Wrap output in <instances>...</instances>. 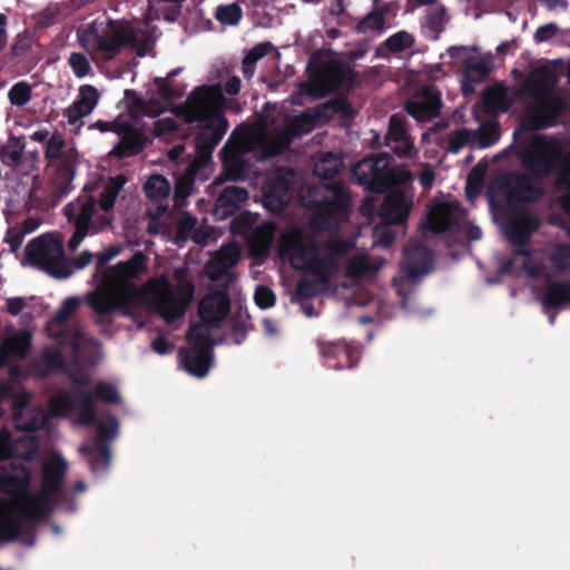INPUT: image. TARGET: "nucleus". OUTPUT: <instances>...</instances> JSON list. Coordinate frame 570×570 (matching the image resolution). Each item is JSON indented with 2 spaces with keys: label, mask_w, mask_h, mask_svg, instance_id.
I'll return each mask as SVG.
<instances>
[{
  "label": "nucleus",
  "mask_w": 570,
  "mask_h": 570,
  "mask_svg": "<svg viewBox=\"0 0 570 570\" xmlns=\"http://www.w3.org/2000/svg\"><path fill=\"white\" fill-rule=\"evenodd\" d=\"M52 134L50 131H48L47 129H39V130H36L35 132H32L30 135V139L35 142H46L50 139V136Z\"/></svg>",
  "instance_id": "e2e57ef3"
},
{
  "label": "nucleus",
  "mask_w": 570,
  "mask_h": 570,
  "mask_svg": "<svg viewBox=\"0 0 570 570\" xmlns=\"http://www.w3.org/2000/svg\"><path fill=\"white\" fill-rule=\"evenodd\" d=\"M413 43V37L407 33L406 31H400L393 36H391L386 40V45L389 49L393 51H401L409 47H411Z\"/></svg>",
  "instance_id": "603ef678"
},
{
  "label": "nucleus",
  "mask_w": 570,
  "mask_h": 570,
  "mask_svg": "<svg viewBox=\"0 0 570 570\" xmlns=\"http://www.w3.org/2000/svg\"><path fill=\"white\" fill-rule=\"evenodd\" d=\"M63 147L65 140L62 136L58 132H52L50 139L46 144L45 150V156L50 165H52L60 158V156L62 155Z\"/></svg>",
  "instance_id": "49530a36"
},
{
  "label": "nucleus",
  "mask_w": 570,
  "mask_h": 570,
  "mask_svg": "<svg viewBox=\"0 0 570 570\" xmlns=\"http://www.w3.org/2000/svg\"><path fill=\"white\" fill-rule=\"evenodd\" d=\"M543 307L564 308L570 306V283H553L547 286L540 297Z\"/></svg>",
  "instance_id": "2f4dec72"
},
{
  "label": "nucleus",
  "mask_w": 570,
  "mask_h": 570,
  "mask_svg": "<svg viewBox=\"0 0 570 570\" xmlns=\"http://www.w3.org/2000/svg\"><path fill=\"white\" fill-rule=\"evenodd\" d=\"M425 72L432 80L442 79L445 76L442 63H434L426 67Z\"/></svg>",
  "instance_id": "bf43d9fd"
},
{
  "label": "nucleus",
  "mask_w": 570,
  "mask_h": 570,
  "mask_svg": "<svg viewBox=\"0 0 570 570\" xmlns=\"http://www.w3.org/2000/svg\"><path fill=\"white\" fill-rule=\"evenodd\" d=\"M120 247H110L106 249L98 258V265H102L108 261L115 258L120 253Z\"/></svg>",
  "instance_id": "680f3d73"
},
{
  "label": "nucleus",
  "mask_w": 570,
  "mask_h": 570,
  "mask_svg": "<svg viewBox=\"0 0 570 570\" xmlns=\"http://www.w3.org/2000/svg\"><path fill=\"white\" fill-rule=\"evenodd\" d=\"M432 263V253L428 248L423 246L406 248L402 265L404 277L394 282L397 293L402 295V285L404 283H415L419 278L430 273Z\"/></svg>",
  "instance_id": "412c9836"
},
{
  "label": "nucleus",
  "mask_w": 570,
  "mask_h": 570,
  "mask_svg": "<svg viewBox=\"0 0 570 570\" xmlns=\"http://www.w3.org/2000/svg\"><path fill=\"white\" fill-rule=\"evenodd\" d=\"M247 197L248 194L244 188L236 186L225 188L216 200V215L220 218L232 215L234 210L247 199Z\"/></svg>",
  "instance_id": "cd10ccee"
},
{
  "label": "nucleus",
  "mask_w": 570,
  "mask_h": 570,
  "mask_svg": "<svg viewBox=\"0 0 570 570\" xmlns=\"http://www.w3.org/2000/svg\"><path fill=\"white\" fill-rule=\"evenodd\" d=\"M125 183L121 175L108 181L100 196L99 209L95 199L89 196H80L65 206L66 216L75 224L73 235L69 239L70 249H77L87 235L96 234L109 225L110 217L107 212L112 208Z\"/></svg>",
  "instance_id": "9b49d317"
},
{
  "label": "nucleus",
  "mask_w": 570,
  "mask_h": 570,
  "mask_svg": "<svg viewBox=\"0 0 570 570\" xmlns=\"http://www.w3.org/2000/svg\"><path fill=\"white\" fill-rule=\"evenodd\" d=\"M254 298L261 308H268L275 304L274 293L266 286H258L255 291Z\"/></svg>",
  "instance_id": "5fc2aeb1"
},
{
  "label": "nucleus",
  "mask_w": 570,
  "mask_h": 570,
  "mask_svg": "<svg viewBox=\"0 0 570 570\" xmlns=\"http://www.w3.org/2000/svg\"><path fill=\"white\" fill-rule=\"evenodd\" d=\"M550 261L557 271H570V245H558L550 254Z\"/></svg>",
  "instance_id": "37998d69"
},
{
  "label": "nucleus",
  "mask_w": 570,
  "mask_h": 570,
  "mask_svg": "<svg viewBox=\"0 0 570 570\" xmlns=\"http://www.w3.org/2000/svg\"><path fill=\"white\" fill-rule=\"evenodd\" d=\"M80 301L76 297L67 298L55 317L48 322L47 332L52 337H61L59 347L43 350L39 361L46 364L48 370L60 368L63 366V356L70 352L73 357L77 370L68 368L71 379L78 385H85L89 380L87 370L82 364L91 365L96 362V355L99 352V344L85 335L80 328L62 331L65 321L77 309Z\"/></svg>",
  "instance_id": "6e6552de"
},
{
  "label": "nucleus",
  "mask_w": 570,
  "mask_h": 570,
  "mask_svg": "<svg viewBox=\"0 0 570 570\" xmlns=\"http://www.w3.org/2000/svg\"><path fill=\"white\" fill-rule=\"evenodd\" d=\"M475 135V146L480 148H487L494 145L500 138V131L498 122L491 120L482 124Z\"/></svg>",
  "instance_id": "e433bc0d"
},
{
  "label": "nucleus",
  "mask_w": 570,
  "mask_h": 570,
  "mask_svg": "<svg viewBox=\"0 0 570 570\" xmlns=\"http://www.w3.org/2000/svg\"><path fill=\"white\" fill-rule=\"evenodd\" d=\"M412 180L407 171L400 170L397 180L391 184L379 214L386 225L377 226L374 229V245L389 247L394 240V234L389 224H403L413 206V194L409 184Z\"/></svg>",
  "instance_id": "4468645a"
},
{
  "label": "nucleus",
  "mask_w": 570,
  "mask_h": 570,
  "mask_svg": "<svg viewBox=\"0 0 570 570\" xmlns=\"http://www.w3.org/2000/svg\"><path fill=\"white\" fill-rule=\"evenodd\" d=\"M278 250L279 256L288 261L293 268L305 273V278L297 285V297H311L325 292L342 264L344 286L370 277L383 265L382 259L372 258L357 250L350 242L334 238L323 246H316L296 228L282 235Z\"/></svg>",
  "instance_id": "7ed1b4c3"
},
{
  "label": "nucleus",
  "mask_w": 570,
  "mask_h": 570,
  "mask_svg": "<svg viewBox=\"0 0 570 570\" xmlns=\"http://www.w3.org/2000/svg\"><path fill=\"white\" fill-rule=\"evenodd\" d=\"M560 32V28L553 23L540 26L534 32V40L539 43L547 42Z\"/></svg>",
  "instance_id": "6e6d98bb"
},
{
  "label": "nucleus",
  "mask_w": 570,
  "mask_h": 570,
  "mask_svg": "<svg viewBox=\"0 0 570 570\" xmlns=\"http://www.w3.org/2000/svg\"><path fill=\"white\" fill-rule=\"evenodd\" d=\"M92 254L89 250H83L71 263L68 262L72 272L75 269H82L92 262Z\"/></svg>",
  "instance_id": "13d9d810"
},
{
  "label": "nucleus",
  "mask_w": 570,
  "mask_h": 570,
  "mask_svg": "<svg viewBox=\"0 0 570 570\" xmlns=\"http://www.w3.org/2000/svg\"><path fill=\"white\" fill-rule=\"evenodd\" d=\"M39 226L40 220L38 218L30 217L23 220L19 229L12 230L9 235L12 250L16 252L21 246L23 237L35 232Z\"/></svg>",
  "instance_id": "a19ab883"
},
{
  "label": "nucleus",
  "mask_w": 570,
  "mask_h": 570,
  "mask_svg": "<svg viewBox=\"0 0 570 570\" xmlns=\"http://www.w3.org/2000/svg\"><path fill=\"white\" fill-rule=\"evenodd\" d=\"M239 248L235 244L222 246L206 264V274L212 281H218L222 277L230 278L228 271L239 259Z\"/></svg>",
  "instance_id": "b1692460"
},
{
  "label": "nucleus",
  "mask_w": 570,
  "mask_h": 570,
  "mask_svg": "<svg viewBox=\"0 0 570 570\" xmlns=\"http://www.w3.org/2000/svg\"><path fill=\"white\" fill-rule=\"evenodd\" d=\"M169 0H151L148 8V19L174 20L178 12L169 14Z\"/></svg>",
  "instance_id": "09e8293b"
},
{
  "label": "nucleus",
  "mask_w": 570,
  "mask_h": 570,
  "mask_svg": "<svg viewBox=\"0 0 570 570\" xmlns=\"http://www.w3.org/2000/svg\"><path fill=\"white\" fill-rule=\"evenodd\" d=\"M26 144L20 137H10L1 148L0 159L4 165L17 166L24 154Z\"/></svg>",
  "instance_id": "f704fd0d"
},
{
  "label": "nucleus",
  "mask_w": 570,
  "mask_h": 570,
  "mask_svg": "<svg viewBox=\"0 0 570 570\" xmlns=\"http://www.w3.org/2000/svg\"><path fill=\"white\" fill-rule=\"evenodd\" d=\"M271 50L272 46L269 43H259L250 49L243 61L244 76L250 78L255 72L256 62L265 57Z\"/></svg>",
  "instance_id": "58836bf2"
},
{
  "label": "nucleus",
  "mask_w": 570,
  "mask_h": 570,
  "mask_svg": "<svg viewBox=\"0 0 570 570\" xmlns=\"http://www.w3.org/2000/svg\"><path fill=\"white\" fill-rule=\"evenodd\" d=\"M95 396L105 402H117L119 400L117 389L112 384L102 381L96 385Z\"/></svg>",
  "instance_id": "864d4df0"
},
{
  "label": "nucleus",
  "mask_w": 570,
  "mask_h": 570,
  "mask_svg": "<svg viewBox=\"0 0 570 570\" xmlns=\"http://www.w3.org/2000/svg\"><path fill=\"white\" fill-rule=\"evenodd\" d=\"M174 346L167 343L163 337H158L153 342V350L160 355L171 352Z\"/></svg>",
  "instance_id": "052dcab7"
},
{
  "label": "nucleus",
  "mask_w": 570,
  "mask_h": 570,
  "mask_svg": "<svg viewBox=\"0 0 570 570\" xmlns=\"http://www.w3.org/2000/svg\"><path fill=\"white\" fill-rule=\"evenodd\" d=\"M263 326L265 334L269 337H276L278 335V328L277 326L271 321V320H264Z\"/></svg>",
  "instance_id": "338daca9"
},
{
  "label": "nucleus",
  "mask_w": 570,
  "mask_h": 570,
  "mask_svg": "<svg viewBox=\"0 0 570 570\" xmlns=\"http://www.w3.org/2000/svg\"><path fill=\"white\" fill-rule=\"evenodd\" d=\"M68 63L77 78H83L91 73L92 69L88 58L79 52H72Z\"/></svg>",
  "instance_id": "a18cd8bd"
},
{
  "label": "nucleus",
  "mask_w": 570,
  "mask_h": 570,
  "mask_svg": "<svg viewBox=\"0 0 570 570\" xmlns=\"http://www.w3.org/2000/svg\"><path fill=\"white\" fill-rule=\"evenodd\" d=\"M79 451L88 456V462L94 474L106 469L110 462L109 451L100 441H95L91 445L85 444Z\"/></svg>",
  "instance_id": "473e14b6"
},
{
  "label": "nucleus",
  "mask_w": 570,
  "mask_h": 570,
  "mask_svg": "<svg viewBox=\"0 0 570 570\" xmlns=\"http://www.w3.org/2000/svg\"><path fill=\"white\" fill-rule=\"evenodd\" d=\"M147 258L136 253L105 272L97 288L87 296L90 306L99 314L109 313L127 304L135 295L131 281L146 269Z\"/></svg>",
  "instance_id": "f8f14e48"
},
{
  "label": "nucleus",
  "mask_w": 570,
  "mask_h": 570,
  "mask_svg": "<svg viewBox=\"0 0 570 570\" xmlns=\"http://www.w3.org/2000/svg\"><path fill=\"white\" fill-rule=\"evenodd\" d=\"M482 188V169L475 167L469 175L465 191L471 202H473Z\"/></svg>",
  "instance_id": "8fccbe9b"
},
{
  "label": "nucleus",
  "mask_w": 570,
  "mask_h": 570,
  "mask_svg": "<svg viewBox=\"0 0 570 570\" xmlns=\"http://www.w3.org/2000/svg\"><path fill=\"white\" fill-rule=\"evenodd\" d=\"M389 166L390 158L386 155L365 158L353 167V178L370 190L381 191L397 180L400 171L394 173Z\"/></svg>",
  "instance_id": "a211bd4d"
},
{
  "label": "nucleus",
  "mask_w": 570,
  "mask_h": 570,
  "mask_svg": "<svg viewBox=\"0 0 570 570\" xmlns=\"http://www.w3.org/2000/svg\"><path fill=\"white\" fill-rule=\"evenodd\" d=\"M31 340L32 334L28 328L7 331L0 343V366H9L14 373L17 368L13 364L28 354Z\"/></svg>",
  "instance_id": "4be33fe9"
},
{
  "label": "nucleus",
  "mask_w": 570,
  "mask_h": 570,
  "mask_svg": "<svg viewBox=\"0 0 570 570\" xmlns=\"http://www.w3.org/2000/svg\"><path fill=\"white\" fill-rule=\"evenodd\" d=\"M342 166V158L332 153H318L314 159V173L323 179L332 178Z\"/></svg>",
  "instance_id": "72a5a7b5"
},
{
  "label": "nucleus",
  "mask_w": 570,
  "mask_h": 570,
  "mask_svg": "<svg viewBox=\"0 0 570 570\" xmlns=\"http://www.w3.org/2000/svg\"><path fill=\"white\" fill-rule=\"evenodd\" d=\"M557 83L556 68L544 65L529 75L520 91L511 90L502 85L489 88L482 98L487 112L494 115L507 111L517 96L528 105L524 124L531 128L552 126L557 119L561 102L552 90Z\"/></svg>",
  "instance_id": "39448f33"
},
{
  "label": "nucleus",
  "mask_w": 570,
  "mask_h": 570,
  "mask_svg": "<svg viewBox=\"0 0 570 570\" xmlns=\"http://www.w3.org/2000/svg\"><path fill=\"white\" fill-rule=\"evenodd\" d=\"M352 82L351 67L337 57H332L302 90L311 96L323 97L327 91L350 87Z\"/></svg>",
  "instance_id": "f3484780"
},
{
  "label": "nucleus",
  "mask_w": 570,
  "mask_h": 570,
  "mask_svg": "<svg viewBox=\"0 0 570 570\" xmlns=\"http://www.w3.org/2000/svg\"><path fill=\"white\" fill-rule=\"evenodd\" d=\"M315 189L324 194V199L304 200L306 206H322V213L334 215L337 220L347 216L348 196L343 185L326 184Z\"/></svg>",
  "instance_id": "5701e85b"
},
{
  "label": "nucleus",
  "mask_w": 570,
  "mask_h": 570,
  "mask_svg": "<svg viewBox=\"0 0 570 570\" xmlns=\"http://www.w3.org/2000/svg\"><path fill=\"white\" fill-rule=\"evenodd\" d=\"M322 353L328 367L345 368L353 365L356 350L340 344H327L322 346Z\"/></svg>",
  "instance_id": "c756f323"
},
{
  "label": "nucleus",
  "mask_w": 570,
  "mask_h": 570,
  "mask_svg": "<svg viewBox=\"0 0 570 570\" xmlns=\"http://www.w3.org/2000/svg\"><path fill=\"white\" fill-rule=\"evenodd\" d=\"M147 308L171 323L184 317L195 295V284L186 266L175 268L170 276L161 275L142 287Z\"/></svg>",
  "instance_id": "1a4fd4ad"
},
{
  "label": "nucleus",
  "mask_w": 570,
  "mask_h": 570,
  "mask_svg": "<svg viewBox=\"0 0 570 570\" xmlns=\"http://www.w3.org/2000/svg\"><path fill=\"white\" fill-rule=\"evenodd\" d=\"M27 306V299L23 297H10L6 301V308L11 315H18Z\"/></svg>",
  "instance_id": "4d7b16f0"
},
{
  "label": "nucleus",
  "mask_w": 570,
  "mask_h": 570,
  "mask_svg": "<svg viewBox=\"0 0 570 570\" xmlns=\"http://www.w3.org/2000/svg\"><path fill=\"white\" fill-rule=\"evenodd\" d=\"M99 101L98 90L90 85H83L79 88V95L73 104L67 110V117L70 124L90 115Z\"/></svg>",
  "instance_id": "a878e982"
},
{
  "label": "nucleus",
  "mask_w": 570,
  "mask_h": 570,
  "mask_svg": "<svg viewBox=\"0 0 570 570\" xmlns=\"http://www.w3.org/2000/svg\"><path fill=\"white\" fill-rule=\"evenodd\" d=\"M294 177L295 174L292 170L277 169L257 178V183L262 184L263 203L267 209L277 213L289 203L293 195Z\"/></svg>",
  "instance_id": "6ab92c4d"
},
{
  "label": "nucleus",
  "mask_w": 570,
  "mask_h": 570,
  "mask_svg": "<svg viewBox=\"0 0 570 570\" xmlns=\"http://www.w3.org/2000/svg\"><path fill=\"white\" fill-rule=\"evenodd\" d=\"M357 29L364 33H380L384 29V18L382 12L373 11L368 13L357 26Z\"/></svg>",
  "instance_id": "c03bdc74"
},
{
  "label": "nucleus",
  "mask_w": 570,
  "mask_h": 570,
  "mask_svg": "<svg viewBox=\"0 0 570 570\" xmlns=\"http://www.w3.org/2000/svg\"><path fill=\"white\" fill-rule=\"evenodd\" d=\"M38 450V442L31 434L11 442L7 431L0 433V460L13 459L0 469V489L8 495L0 499V539L18 534L27 519L45 515L59 500L60 487L68 464L58 452L47 454L42 460V478L37 494L27 492L30 482L29 460Z\"/></svg>",
  "instance_id": "f03ea898"
},
{
  "label": "nucleus",
  "mask_w": 570,
  "mask_h": 570,
  "mask_svg": "<svg viewBox=\"0 0 570 570\" xmlns=\"http://www.w3.org/2000/svg\"><path fill=\"white\" fill-rule=\"evenodd\" d=\"M334 115L351 117L352 111L344 100H336L324 105L317 114L304 112L294 117H282L275 125L259 121L253 126L237 128L224 146L220 155L224 165L223 177L217 179L220 185L225 179L236 180L243 178L247 166L246 154L261 149L265 155H275L285 149L295 136L309 132L322 118Z\"/></svg>",
  "instance_id": "20e7f679"
},
{
  "label": "nucleus",
  "mask_w": 570,
  "mask_h": 570,
  "mask_svg": "<svg viewBox=\"0 0 570 570\" xmlns=\"http://www.w3.org/2000/svg\"><path fill=\"white\" fill-rule=\"evenodd\" d=\"M448 21L446 10L443 7H433L428 14V24L436 32H440Z\"/></svg>",
  "instance_id": "3c124183"
},
{
  "label": "nucleus",
  "mask_w": 570,
  "mask_h": 570,
  "mask_svg": "<svg viewBox=\"0 0 570 570\" xmlns=\"http://www.w3.org/2000/svg\"><path fill=\"white\" fill-rule=\"evenodd\" d=\"M29 394L22 391L12 396L17 426L22 430H36L47 425L49 417H69L75 425H90L96 423L97 432L101 439H111L118 434V422L110 415L96 417L91 404V396L79 392L71 394L59 393L50 399L48 412L39 409L28 422L21 421V409L27 404Z\"/></svg>",
  "instance_id": "0eeeda50"
},
{
  "label": "nucleus",
  "mask_w": 570,
  "mask_h": 570,
  "mask_svg": "<svg viewBox=\"0 0 570 570\" xmlns=\"http://www.w3.org/2000/svg\"><path fill=\"white\" fill-rule=\"evenodd\" d=\"M149 33V30L136 29L127 21H109L82 31L79 40L94 59H110L124 47L146 41Z\"/></svg>",
  "instance_id": "ddd939ff"
},
{
  "label": "nucleus",
  "mask_w": 570,
  "mask_h": 570,
  "mask_svg": "<svg viewBox=\"0 0 570 570\" xmlns=\"http://www.w3.org/2000/svg\"><path fill=\"white\" fill-rule=\"evenodd\" d=\"M386 140L387 146H390L400 156L411 155L413 144L405 130L404 122L401 117H391Z\"/></svg>",
  "instance_id": "bb28decb"
},
{
  "label": "nucleus",
  "mask_w": 570,
  "mask_h": 570,
  "mask_svg": "<svg viewBox=\"0 0 570 570\" xmlns=\"http://www.w3.org/2000/svg\"><path fill=\"white\" fill-rule=\"evenodd\" d=\"M464 145L475 146V135L466 129L454 131L449 138V149L458 153Z\"/></svg>",
  "instance_id": "de8ad7c7"
},
{
  "label": "nucleus",
  "mask_w": 570,
  "mask_h": 570,
  "mask_svg": "<svg viewBox=\"0 0 570 570\" xmlns=\"http://www.w3.org/2000/svg\"><path fill=\"white\" fill-rule=\"evenodd\" d=\"M534 228L533 220L528 215H521L507 226V235L513 243L524 242Z\"/></svg>",
  "instance_id": "c9c22d12"
},
{
  "label": "nucleus",
  "mask_w": 570,
  "mask_h": 570,
  "mask_svg": "<svg viewBox=\"0 0 570 570\" xmlns=\"http://www.w3.org/2000/svg\"><path fill=\"white\" fill-rule=\"evenodd\" d=\"M224 96L219 86H202L195 89L184 106L173 111L163 110L154 100L149 102L137 101L129 110L130 121L126 117L116 120V130L121 136L120 142L111 154L118 157H128L137 154L147 139L145 131L154 128L156 136L166 131L177 130L179 122H196L202 130L197 138V148L200 157L188 165L185 173L176 179V197L185 198L193 191L196 169L209 164V151L220 141L227 130L222 107Z\"/></svg>",
  "instance_id": "f257e3e1"
},
{
  "label": "nucleus",
  "mask_w": 570,
  "mask_h": 570,
  "mask_svg": "<svg viewBox=\"0 0 570 570\" xmlns=\"http://www.w3.org/2000/svg\"><path fill=\"white\" fill-rule=\"evenodd\" d=\"M542 257V253L535 250L533 253L517 252L510 262L508 269L512 272H521L530 277L540 276L543 274V267L539 265V261Z\"/></svg>",
  "instance_id": "c85d7f7f"
},
{
  "label": "nucleus",
  "mask_w": 570,
  "mask_h": 570,
  "mask_svg": "<svg viewBox=\"0 0 570 570\" xmlns=\"http://www.w3.org/2000/svg\"><path fill=\"white\" fill-rule=\"evenodd\" d=\"M32 88L27 81L14 83L8 91L10 104L16 107L26 106L32 98Z\"/></svg>",
  "instance_id": "ea45409f"
},
{
  "label": "nucleus",
  "mask_w": 570,
  "mask_h": 570,
  "mask_svg": "<svg viewBox=\"0 0 570 570\" xmlns=\"http://www.w3.org/2000/svg\"><path fill=\"white\" fill-rule=\"evenodd\" d=\"M242 9L238 4L232 3L220 6L216 11V19L226 26H236L242 19Z\"/></svg>",
  "instance_id": "79ce46f5"
},
{
  "label": "nucleus",
  "mask_w": 570,
  "mask_h": 570,
  "mask_svg": "<svg viewBox=\"0 0 570 570\" xmlns=\"http://www.w3.org/2000/svg\"><path fill=\"white\" fill-rule=\"evenodd\" d=\"M275 236V229L272 224H264L256 227L248 240L250 254L258 258L265 257Z\"/></svg>",
  "instance_id": "7c9ffc66"
},
{
  "label": "nucleus",
  "mask_w": 570,
  "mask_h": 570,
  "mask_svg": "<svg viewBox=\"0 0 570 570\" xmlns=\"http://www.w3.org/2000/svg\"><path fill=\"white\" fill-rule=\"evenodd\" d=\"M419 179L423 187H430L433 184L434 175L430 169H424L420 174Z\"/></svg>",
  "instance_id": "69168bd1"
},
{
  "label": "nucleus",
  "mask_w": 570,
  "mask_h": 570,
  "mask_svg": "<svg viewBox=\"0 0 570 570\" xmlns=\"http://www.w3.org/2000/svg\"><path fill=\"white\" fill-rule=\"evenodd\" d=\"M538 194H540L539 188H522L519 190L517 198L522 200H531L534 199Z\"/></svg>",
  "instance_id": "0e129e2a"
},
{
  "label": "nucleus",
  "mask_w": 570,
  "mask_h": 570,
  "mask_svg": "<svg viewBox=\"0 0 570 570\" xmlns=\"http://www.w3.org/2000/svg\"><path fill=\"white\" fill-rule=\"evenodd\" d=\"M524 167L535 175H547L557 169V188L564 193L561 205L570 213V153L562 156V147L554 138L528 134L520 147Z\"/></svg>",
  "instance_id": "9d476101"
},
{
  "label": "nucleus",
  "mask_w": 570,
  "mask_h": 570,
  "mask_svg": "<svg viewBox=\"0 0 570 570\" xmlns=\"http://www.w3.org/2000/svg\"><path fill=\"white\" fill-rule=\"evenodd\" d=\"M26 261L56 278H67L72 274L63 256L62 243L52 234L32 239L26 247Z\"/></svg>",
  "instance_id": "2eb2a0df"
},
{
  "label": "nucleus",
  "mask_w": 570,
  "mask_h": 570,
  "mask_svg": "<svg viewBox=\"0 0 570 570\" xmlns=\"http://www.w3.org/2000/svg\"><path fill=\"white\" fill-rule=\"evenodd\" d=\"M466 228L470 239L478 240L482 233L478 226H470L465 218V213L460 208L458 202L452 198L434 202L425 218L421 223L423 232L431 230L440 233L452 227Z\"/></svg>",
  "instance_id": "dca6fc26"
},
{
  "label": "nucleus",
  "mask_w": 570,
  "mask_h": 570,
  "mask_svg": "<svg viewBox=\"0 0 570 570\" xmlns=\"http://www.w3.org/2000/svg\"><path fill=\"white\" fill-rule=\"evenodd\" d=\"M225 88L229 95H237L240 90V80L236 77L232 78L230 80L227 81Z\"/></svg>",
  "instance_id": "774afa93"
},
{
  "label": "nucleus",
  "mask_w": 570,
  "mask_h": 570,
  "mask_svg": "<svg viewBox=\"0 0 570 570\" xmlns=\"http://www.w3.org/2000/svg\"><path fill=\"white\" fill-rule=\"evenodd\" d=\"M171 190L169 181L160 175L151 176L145 184V193L151 199H161L169 196Z\"/></svg>",
  "instance_id": "4c0bfd02"
},
{
  "label": "nucleus",
  "mask_w": 570,
  "mask_h": 570,
  "mask_svg": "<svg viewBox=\"0 0 570 570\" xmlns=\"http://www.w3.org/2000/svg\"><path fill=\"white\" fill-rule=\"evenodd\" d=\"M452 63H462L468 76L475 75L479 78L488 75L493 67L491 53H480L474 46H452L446 50Z\"/></svg>",
  "instance_id": "aec40b11"
},
{
  "label": "nucleus",
  "mask_w": 570,
  "mask_h": 570,
  "mask_svg": "<svg viewBox=\"0 0 570 570\" xmlns=\"http://www.w3.org/2000/svg\"><path fill=\"white\" fill-rule=\"evenodd\" d=\"M229 312V299L225 291L205 296L198 306L200 321L187 334L189 347L181 350L184 368L196 377L207 375L212 365V346L220 338V325Z\"/></svg>",
  "instance_id": "423d86ee"
},
{
  "label": "nucleus",
  "mask_w": 570,
  "mask_h": 570,
  "mask_svg": "<svg viewBox=\"0 0 570 570\" xmlns=\"http://www.w3.org/2000/svg\"><path fill=\"white\" fill-rule=\"evenodd\" d=\"M441 108L440 92L426 89L407 104V111L419 121H425L439 115Z\"/></svg>",
  "instance_id": "393cba45"
}]
</instances>
